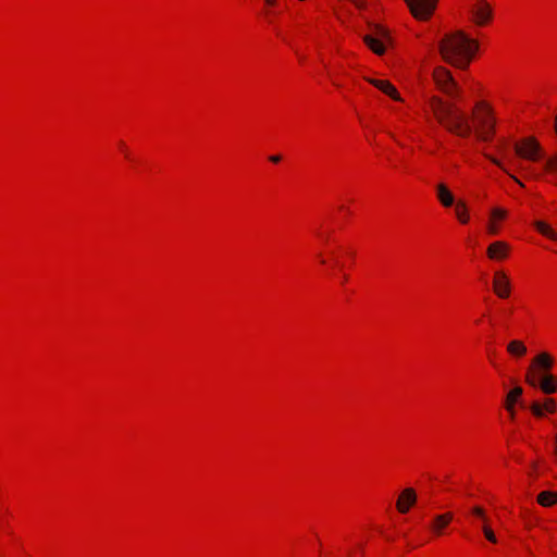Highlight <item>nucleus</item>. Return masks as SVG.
Here are the masks:
<instances>
[{
  "mask_svg": "<svg viewBox=\"0 0 557 557\" xmlns=\"http://www.w3.org/2000/svg\"><path fill=\"white\" fill-rule=\"evenodd\" d=\"M476 49L478 42L461 30L446 34L438 42L442 59L459 70H466L469 66Z\"/></svg>",
  "mask_w": 557,
  "mask_h": 557,
  "instance_id": "obj_1",
  "label": "nucleus"
},
{
  "mask_svg": "<svg viewBox=\"0 0 557 557\" xmlns=\"http://www.w3.org/2000/svg\"><path fill=\"white\" fill-rule=\"evenodd\" d=\"M554 364V357L547 351H541L532 358L525 373V382L546 395L555 393L557 391V377L552 373Z\"/></svg>",
  "mask_w": 557,
  "mask_h": 557,
  "instance_id": "obj_2",
  "label": "nucleus"
},
{
  "mask_svg": "<svg viewBox=\"0 0 557 557\" xmlns=\"http://www.w3.org/2000/svg\"><path fill=\"white\" fill-rule=\"evenodd\" d=\"M430 107L438 123L449 132L461 137H467L471 134V125L456 104L433 96L430 99Z\"/></svg>",
  "mask_w": 557,
  "mask_h": 557,
  "instance_id": "obj_3",
  "label": "nucleus"
},
{
  "mask_svg": "<svg viewBox=\"0 0 557 557\" xmlns=\"http://www.w3.org/2000/svg\"><path fill=\"white\" fill-rule=\"evenodd\" d=\"M474 119L476 121V136L480 140L488 141L494 135L495 126L491 109L484 103L475 106Z\"/></svg>",
  "mask_w": 557,
  "mask_h": 557,
  "instance_id": "obj_4",
  "label": "nucleus"
},
{
  "mask_svg": "<svg viewBox=\"0 0 557 557\" xmlns=\"http://www.w3.org/2000/svg\"><path fill=\"white\" fill-rule=\"evenodd\" d=\"M367 23L371 33L362 37L364 44L377 55L384 54L389 40L388 30L380 24L370 21Z\"/></svg>",
  "mask_w": 557,
  "mask_h": 557,
  "instance_id": "obj_5",
  "label": "nucleus"
},
{
  "mask_svg": "<svg viewBox=\"0 0 557 557\" xmlns=\"http://www.w3.org/2000/svg\"><path fill=\"white\" fill-rule=\"evenodd\" d=\"M433 81L437 89L448 97L458 98L460 96V87L446 67L436 66L433 71Z\"/></svg>",
  "mask_w": 557,
  "mask_h": 557,
  "instance_id": "obj_6",
  "label": "nucleus"
},
{
  "mask_svg": "<svg viewBox=\"0 0 557 557\" xmlns=\"http://www.w3.org/2000/svg\"><path fill=\"white\" fill-rule=\"evenodd\" d=\"M516 154L524 160L537 161L544 152L540 143L534 137H528L513 145Z\"/></svg>",
  "mask_w": 557,
  "mask_h": 557,
  "instance_id": "obj_7",
  "label": "nucleus"
},
{
  "mask_svg": "<svg viewBox=\"0 0 557 557\" xmlns=\"http://www.w3.org/2000/svg\"><path fill=\"white\" fill-rule=\"evenodd\" d=\"M411 15L418 21H428L436 10L438 0H405Z\"/></svg>",
  "mask_w": 557,
  "mask_h": 557,
  "instance_id": "obj_8",
  "label": "nucleus"
},
{
  "mask_svg": "<svg viewBox=\"0 0 557 557\" xmlns=\"http://www.w3.org/2000/svg\"><path fill=\"white\" fill-rule=\"evenodd\" d=\"M528 410L535 417L541 418L546 414L557 413V403L553 398L536 400L528 406Z\"/></svg>",
  "mask_w": 557,
  "mask_h": 557,
  "instance_id": "obj_9",
  "label": "nucleus"
},
{
  "mask_svg": "<svg viewBox=\"0 0 557 557\" xmlns=\"http://www.w3.org/2000/svg\"><path fill=\"white\" fill-rule=\"evenodd\" d=\"M471 12L478 25L487 23L492 17V8L485 0H479L471 9Z\"/></svg>",
  "mask_w": 557,
  "mask_h": 557,
  "instance_id": "obj_10",
  "label": "nucleus"
},
{
  "mask_svg": "<svg viewBox=\"0 0 557 557\" xmlns=\"http://www.w3.org/2000/svg\"><path fill=\"white\" fill-rule=\"evenodd\" d=\"M522 394L523 389L521 386H515L507 393L504 406L511 416L516 413L515 408L518 404H520L522 407L528 408V406L521 401Z\"/></svg>",
  "mask_w": 557,
  "mask_h": 557,
  "instance_id": "obj_11",
  "label": "nucleus"
},
{
  "mask_svg": "<svg viewBox=\"0 0 557 557\" xmlns=\"http://www.w3.org/2000/svg\"><path fill=\"white\" fill-rule=\"evenodd\" d=\"M493 285L498 297L507 298L509 296L510 285L507 275L504 272L498 271L495 273Z\"/></svg>",
  "mask_w": 557,
  "mask_h": 557,
  "instance_id": "obj_12",
  "label": "nucleus"
},
{
  "mask_svg": "<svg viewBox=\"0 0 557 557\" xmlns=\"http://www.w3.org/2000/svg\"><path fill=\"white\" fill-rule=\"evenodd\" d=\"M416 500H417V495H416L414 490L411 487L405 488L401 492V494L397 500V504H396L398 511L401 513L408 512L409 508L412 505H414Z\"/></svg>",
  "mask_w": 557,
  "mask_h": 557,
  "instance_id": "obj_13",
  "label": "nucleus"
},
{
  "mask_svg": "<svg viewBox=\"0 0 557 557\" xmlns=\"http://www.w3.org/2000/svg\"><path fill=\"white\" fill-rule=\"evenodd\" d=\"M368 82L370 84H372L374 87H376L377 89H380L385 95L389 96L392 99H394L396 101H403L397 89L388 81L368 78Z\"/></svg>",
  "mask_w": 557,
  "mask_h": 557,
  "instance_id": "obj_14",
  "label": "nucleus"
},
{
  "mask_svg": "<svg viewBox=\"0 0 557 557\" xmlns=\"http://www.w3.org/2000/svg\"><path fill=\"white\" fill-rule=\"evenodd\" d=\"M509 245L505 242H494L487 248V257L492 260H503L507 257Z\"/></svg>",
  "mask_w": 557,
  "mask_h": 557,
  "instance_id": "obj_15",
  "label": "nucleus"
},
{
  "mask_svg": "<svg viewBox=\"0 0 557 557\" xmlns=\"http://www.w3.org/2000/svg\"><path fill=\"white\" fill-rule=\"evenodd\" d=\"M436 191L437 198L444 207L449 208L455 203V198L445 184H438L436 186Z\"/></svg>",
  "mask_w": 557,
  "mask_h": 557,
  "instance_id": "obj_16",
  "label": "nucleus"
},
{
  "mask_svg": "<svg viewBox=\"0 0 557 557\" xmlns=\"http://www.w3.org/2000/svg\"><path fill=\"white\" fill-rule=\"evenodd\" d=\"M453 519V513L446 512L443 515H437L434 518L433 523L431 524V529L435 534H442V530L449 524Z\"/></svg>",
  "mask_w": 557,
  "mask_h": 557,
  "instance_id": "obj_17",
  "label": "nucleus"
},
{
  "mask_svg": "<svg viewBox=\"0 0 557 557\" xmlns=\"http://www.w3.org/2000/svg\"><path fill=\"white\" fill-rule=\"evenodd\" d=\"M507 351L511 356L520 358V357H523L527 354L528 349H527V346L524 345V343L522 341L513 339V341H510L508 343Z\"/></svg>",
  "mask_w": 557,
  "mask_h": 557,
  "instance_id": "obj_18",
  "label": "nucleus"
},
{
  "mask_svg": "<svg viewBox=\"0 0 557 557\" xmlns=\"http://www.w3.org/2000/svg\"><path fill=\"white\" fill-rule=\"evenodd\" d=\"M536 500L543 507H550L557 504V492L543 491L537 495Z\"/></svg>",
  "mask_w": 557,
  "mask_h": 557,
  "instance_id": "obj_19",
  "label": "nucleus"
},
{
  "mask_svg": "<svg viewBox=\"0 0 557 557\" xmlns=\"http://www.w3.org/2000/svg\"><path fill=\"white\" fill-rule=\"evenodd\" d=\"M456 216L459 220L460 223L467 224L469 222V213L467 203L463 200H458L456 202Z\"/></svg>",
  "mask_w": 557,
  "mask_h": 557,
  "instance_id": "obj_20",
  "label": "nucleus"
},
{
  "mask_svg": "<svg viewBox=\"0 0 557 557\" xmlns=\"http://www.w3.org/2000/svg\"><path fill=\"white\" fill-rule=\"evenodd\" d=\"M535 227L543 235L547 236L548 238H550L553 240H557V233L554 232L552 230V227L548 224H546L545 222L536 221L535 222Z\"/></svg>",
  "mask_w": 557,
  "mask_h": 557,
  "instance_id": "obj_21",
  "label": "nucleus"
},
{
  "mask_svg": "<svg viewBox=\"0 0 557 557\" xmlns=\"http://www.w3.org/2000/svg\"><path fill=\"white\" fill-rule=\"evenodd\" d=\"M471 513L481 520V522H482L481 529L485 528V525H490L488 518L485 513V510L482 507H480V506L472 507Z\"/></svg>",
  "mask_w": 557,
  "mask_h": 557,
  "instance_id": "obj_22",
  "label": "nucleus"
},
{
  "mask_svg": "<svg viewBox=\"0 0 557 557\" xmlns=\"http://www.w3.org/2000/svg\"><path fill=\"white\" fill-rule=\"evenodd\" d=\"M485 157L491 160L495 165L500 168L504 172H506L515 182H517L520 186H523V184L512 174L508 172V170L505 168V165L496 158L485 154Z\"/></svg>",
  "mask_w": 557,
  "mask_h": 557,
  "instance_id": "obj_23",
  "label": "nucleus"
},
{
  "mask_svg": "<svg viewBox=\"0 0 557 557\" xmlns=\"http://www.w3.org/2000/svg\"><path fill=\"white\" fill-rule=\"evenodd\" d=\"M482 532L488 542L494 544L497 543V537L490 525H485V528H482Z\"/></svg>",
  "mask_w": 557,
  "mask_h": 557,
  "instance_id": "obj_24",
  "label": "nucleus"
},
{
  "mask_svg": "<svg viewBox=\"0 0 557 557\" xmlns=\"http://www.w3.org/2000/svg\"><path fill=\"white\" fill-rule=\"evenodd\" d=\"M506 215H507L506 210H504L502 208H494L491 211V219L492 220H502V219H505Z\"/></svg>",
  "mask_w": 557,
  "mask_h": 557,
  "instance_id": "obj_25",
  "label": "nucleus"
},
{
  "mask_svg": "<svg viewBox=\"0 0 557 557\" xmlns=\"http://www.w3.org/2000/svg\"><path fill=\"white\" fill-rule=\"evenodd\" d=\"M498 231H499V228H498L497 224L494 222V220L491 219V222L487 225L488 234L496 235V234H498Z\"/></svg>",
  "mask_w": 557,
  "mask_h": 557,
  "instance_id": "obj_26",
  "label": "nucleus"
},
{
  "mask_svg": "<svg viewBox=\"0 0 557 557\" xmlns=\"http://www.w3.org/2000/svg\"><path fill=\"white\" fill-rule=\"evenodd\" d=\"M350 1L360 10L366 8V0H350Z\"/></svg>",
  "mask_w": 557,
  "mask_h": 557,
  "instance_id": "obj_27",
  "label": "nucleus"
},
{
  "mask_svg": "<svg viewBox=\"0 0 557 557\" xmlns=\"http://www.w3.org/2000/svg\"><path fill=\"white\" fill-rule=\"evenodd\" d=\"M269 159L271 162L277 163L281 161V156H271Z\"/></svg>",
  "mask_w": 557,
  "mask_h": 557,
  "instance_id": "obj_28",
  "label": "nucleus"
},
{
  "mask_svg": "<svg viewBox=\"0 0 557 557\" xmlns=\"http://www.w3.org/2000/svg\"><path fill=\"white\" fill-rule=\"evenodd\" d=\"M268 5H274L276 3V0H265Z\"/></svg>",
  "mask_w": 557,
  "mask_h": 557,
  "instance_id": "obj_29",
  "label": "nucleus"
},
{
  "mask_svg": "<svg viewBox=\"0 0 557 557\" xmlns=\"http://www.w3.org/2000/svg\"><path fill=\"white\" fill-rule=\"evenodd\" d=\"M120 147L122 148V151H125V152H126L124 143H122V141H121V143H120Z\"/></svg>",
  "mask_w": 557,
  "mask_h": 557,
  "instance_id": "obj_30",
  "label": "nucleus"
},
{
  "mask_svg": "<svg viewBox=\"0 0 557 557\" xmlns=\"http://www.w3.org/2000/svg\"><path fill=\"white\" fill-rule=\"evenodd\" d=\"M518 168H519L520 170H528V169H527V168H524L521 163H519V164H518Z\"/></svg>",
  "mask_w": 557,
  "mask_h": 557,
  "instance_id": "obj_31",
  "label": "nucleus"
}]
</instances>
